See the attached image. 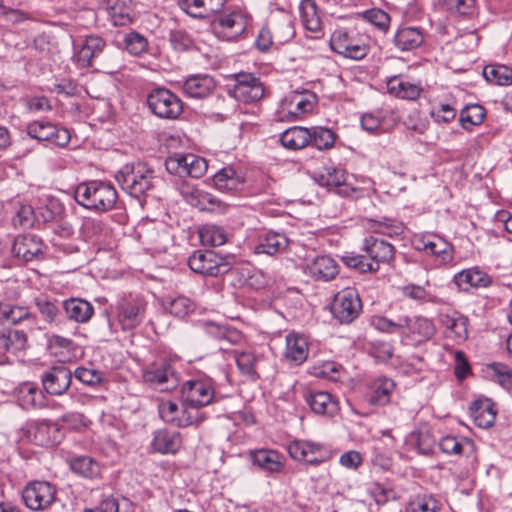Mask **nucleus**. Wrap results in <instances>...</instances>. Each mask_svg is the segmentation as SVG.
Segmentation results:
<instances>
[{
	"instance_id": "nucleus-1",
	"label": "nucleus",
	"mask_w": 512,
	"mask_h": 512,
	"mask_svg": "<svg viewBox=\"0 0 512 512\" xmlns=\"http://www.w3.org/2000/svg\"><path fill=\"white\" fill-rule=\"evenodd\" d=\"M363 254L347 253L342 256L343 263L361 273L376 272L380 263H387L394 257V246L373 236L364 239Z\"/></svg>"
},
{
	"instance_id": "nucleus-2",
	"label": "nucleus",
	"mask_w": 512,
	"mask_h": 512,
	"mask_svg": "<svg viewBox=\"0 0 512 512\" xmlns=\"http://www.w3.org/2000/svg\"><path fill=\"white\" fill-rule=\"evenodd\" d=\"M74 197L77 203L84 208L104 213L114 208L118 194L111 183L91 180L78 184L74 191Z\"/></svg>"
},
{
	"instance_id": "nucleus-3",
	"label": "nucleus",
	"mask_w": 512,
	"mask_h": 512,
	"mask_svg": "<svg viewBox=\"0 0 512 512\" xmlns=\"http://www.w3.org/2000/svg\"><path fill=\"white\" fill-rule=\"evenodd\" d=\"M110 326L118 325L123 331L138 327L145 319L147 301L138 294H124L111 306Z\"/></svg>"
},
{
	"instance_id": "nucleus-4",
	"label": "nucleus",
	"mask_w": 512,
	"mask_h": 512,
	"mask_svg": "<svg viewBox=\"0 0 512 512\" xmlns=\"http://www.w3.org/2000/svg\"><path fill=\"white\" fill-rule=\"evenodd\" d=\"M154 171L146 163L124 165L115 175L122 190L139 198L153 188Z\"/></svg>"
},
{
	"instance_id": "nucleus-5",
	"label": "nucleus",
	"mask_w": 512,
	"mask_h": 512,
	"mask_svg": "<svg viewBox=\"0 0 512 512\" xmlns=\"http://www.w3.org/2000/svg\"><path fill=\"white\" fill-rule=\"evenodd\" d=\"M250 22L251 16L245 10L228 8L212 20L211 29L221 40L236 41L243 36Z\"/></svg>"
},
{
	"instance_id": "nucleus-6",
	"label": "nucleus",
	"mask_w": 512,
	"mask_h": 512,
	"mask_svg": "<svg viewBox=\"0 0 512 512\" xmlns=\"http://www.w3.org/2000/svg\"><path fill=\"white\" fill-rule=\"evenodd\" d=\"M150 111L161 119L175 120L183 113V102L172 91L158 87L147 96Z\"/></svg>"
},
{
	"instance_id": "nucleus-7",
	"label": "nucleus",
	"mask_w": 512,
	"mask_h": 512,
	"mask_svg": "<svg viewBox=\"0 0 512 512\" xmlns=\"http://www.w3.org/2000/svg\"><path fill=\"white\" fill-rule=\"evenodd\" d=\"M362 311V302L354 287H347L335 294L331 304L333 317L341 324H350Z\"/></svg>"
},
{
	"instance_id": "nucleus-8",
	"label": "nucleus",
	"mask_w": 512,
	"mask_h": 512,
	"mask_svg": "<svg viewBox=\"0 0 512 512\" xmlns=\"http://www.w3.org/2000/svg\"><path fill=\"white\" fill-rule=\"evenodd\" d=\"M287 451L292 459L312 466H318L332 458L331 451L322 443L311 440H294Z\"/></svg>"
},
{
	"instance_id": "nucleus-9",
	"label": "nucleus",
	"mask_w": 512,
	"mask_h": 512,
	"mask_svg": "<svg viewBox=\"0 0 512 512\" xmlns=\"http://www.w3.org/2000/svg\"><path fill=\"white\" fill-rule=\"evenodd\" d=\"M190 269L206 276H218L230 270L226 258L211 250L195 251L188 259Z\"/></svg>"
},
{
	"instance_id": "nucleus-10",
	"label": "nucleus",
	"mask_w": 512,
	"mask_h": 512,
	"mask_svg": "<svg viewBox=\"0 0 512 512\" xmlns=\"http://www.w3.org/2000/svg\"><path fill=\"white\" fill-rule=\"evenodd\" d=\"M329 44L334 52L353 60H361L368 53V46L355 34L343 28L336 29L332 33Z\"/></svg>"
},
{
	"instance_id": "nucleus-11",
	"label": "nucleus",
	"mask_w": 512,
	"mask_h": 512,
	"mask_svg": "<svg viewBox=\"0 0 512 512\" xmlns=\"http://www.w3.org/2000/svg\"><path fill=\"white\" fill-rule=\"evenodd\" d=\"M228 94L237 101L252 103L264 95V87L259 78L250 73L235 75V83L228 89Z\"/></svg>"
},
{
	"instance_id": "nucleus-12",
	"label": "nucleus",
	"mask_w": 512,
	"mask_h": 512,
	"mask_svg": "<svg viewBox=\"0 0 512 512\" xmlns=\"http://www.w3.org/2000/svg\"><path fill=\"white\" fill-rule=\"evenodd\" d=\"M315 100V95L311 93H291L283 98L280 103L279 118L287 121L297 120L301 115L313 110Z\"/></svg>"
},
{
	"instance_id": "nucleus-13",
	"label": "nucleus",
	"mask_w": 512,
	"mask_h": 512,
	"mask_svg": "<svg viewBox=\"0 0 512 512\" xmlns=\"http://www.w3.org/2000/svg\"><path fill=\"white\" fill-rule=\"evenodd\" d=\"M55 488L46 481H34L26 485L22 491V499L31 510H44L55 499Z\"/></svg>"
},
{
	"instance_id": "nucleus-14",
	"label": "nucleus",
	"mask_w": 512,
	"mask_h": 512,
	"mask_svg": "<svg viewBox=\"0 0 512 512\" xmlns=\"http://www.w3.org/2000/svg\"><path fill=\"white\" fill-rule=\"evenodd\" d=\"M319 185L328 188H335L339 195L359 198L362 190L347 183L345 172L336 167H324L316 176Z\"/></svg>"
},
{
	"instance_id": "nucleus-15",
	"label": "nucleus",
	"mask_w": 512,
	"mask_h": 512,
	"mask_svg": "<svg viewBox=\"0 0 512 512\" xmlns=\"http://www.w3.org/2000/svg\"><path fill=\"white\" fill-rule=\"evenodd\" d=\"M27 134L38 141H50L64 147L70 141V133L66 128L57 127L49 121H33L26 127Z\"/></svg>"
},
{
	"instance_id": "nucleus-16",
	"label": "nucleus",
	"mask_w": 512,
	"mask_h": 512,
	"mask_svg": "<svg viewBox=\"0 0 512 512\" xmlns=\"http://www.w3.org/2000/svg\"><path fill=\"white\" fill-rule=\"evenodd\" d=\"M142 378L149 386L161 391L173 389L177 380L170 363L162 361L153 363L143 370Z\"/></svg>"
},
{
	"instance_id": "nucleus-17",
	"label": "nucleus",
	"mask_w": 512,
	"mask_h": 512,
	"mask_svg": "<svg viewBox=\"0 0 512 512\" xmlns=\"http://www.w3.org/2000/svg\"><path fill=\"white\" fill-rule=\"evenodd\" d=\"M182 400L200 408L211 404L216 399L212 384L206 380H189L181 388Z\"/></svg>"
},
{
	"instance_id": "nucleus-18",
	"label": "nucleus",
	"mask_w": 512,
	"mask_h": 512,
	"mask_svg": "<svg viewBox=\"0 0 512 512\" xmlns=\"http://www.w3.org/2000/svg\"><path fill=\"white\" fill-rule=\"evenodd\" d=\"M460 292H471L473 289L488 288L493 284L492 277L478 266L457 272L452 279Z\"/></svg>"
},
{
	"instance_id": "nucleus-19",
	"label": "nucleus",
	"mask_w": 512,
	"mask_h": 512,
	"mask_svg": "<svg viewBox=\"0 0 512 512\" xmlns=\"http://www.w3.org/2000/svg\"><path fill=\"white\" fill-rule=\"evenodd\" d=\"M45 244L35 234H23L14 239L12 255L24 262L40 260L44 255Z\"/></svg>"
},
{
	"instance_id": "nucleus-20",
	"label": "nucleus",
	"mask_w": 512,
	"mask_h": 512,
	"mask_svg": "<svg viewBox=\"0 0 512 512\" xmlns=\"http://www.w3.org/2000/svg\"><path fill=\"white\" fill-rule=\"evenodd\" d=\"M52 432H56L54 426L44 420L30 421L25 423L19 430L20 439L38 446H49L54 444Z\"/></svg>"
},
{
	"instance_id": "nucleus-21",
	"label": "nucleus",
	"mask_w": 512,
	"mask_h": 512,
	"mask_svg": "<svg viewBox=\"0 0 512 512\" xmlns=\"http://www.w3.org/2000/svg\"><path fill=\"white\" fill-rule=\"evenodd\" d=\"M72 372L65 366H54L41 376L44 390L50 395H62L71 385Z\"/></svg>"
},
{
	"instance_id": "nucleus-22",
	"label": "nucleus",
	"mask_w": 512,
	"mask_h": 512,
	"mask_svg": "<svg viewBox=\"0 0 512 512\" xmlns=\"http://www.w3.org/2000/svg\"><path fill=\"white\" fill-rule=\"evenodd\" d=\"M27 334L18 329L0 330V365L8 362V354L26 349Z\"/></svg>"
},
{
	"instance_id": "nucleus-23",
	"label": "nucleus",
	"mask_w": 512,
	"mask_h": 512,
	"mask_svg": "<svg viewBox=\"0 0 512 512\" xmlns=\"http://www.w3.org/2000/svg\"><path fill=\"white\" fill-rule=\"evenodd\" d=\"M305 399L311 410L319 415L333 416L339 410L338 400L327 391L311 390Z\"/></svg>"
},
{
	"instance_id": "nucleus-24",
	"label": "nucleus",
	"mask_w": 512,
	"mask_h": 512,
	"mask_svg": "<svg viewBox=\"0 0 512 512\" xmlns=\"http://www.w3.org/2000/svg\"><path fill=\"white\" fill-rule=\"evenodd\" d=\"M252 463L267 473H280L285 467V457L276 450L259 449L250 452Z\"/></svg>"
},
{
	"instance_id": "nucleus-25",
	"label": "nucleus",
	"mask_w": 512,
	"mask_h": 512,
	"mask_svg": "<svg viewBox=\"0 0 512 512\" xmlns=\"http://www.w3.org/2000/svg\"><path fill=\"white\" fill-rule=\"evenodd\" d=\"M215 87L216 83L213 77L207 74L189 76L182 84L184 94L194 99H202L209 96Z\"/></svg>"
},
{
	"instance_id": "nucleus-26",
	"label": "nucleus",
	"mask_w": 512,
	"mask_h": 512,
	"mask_svg": "<svg viewBox=\"0 0 512 512\" xmlns=\"http://www.w3.org/2000/svg\"><path fill=\"white\" fill-rule=\"evenodd\" d=\"M300 17L304 28L311 32L312 38L319 39L323 36V24L318 6L314 0H302L299 6Z\"/></svg>"
},
{
	"instance_id": "nucleus-27",
	"label": "nucleus",
	"mask_w": 512,
	"mask_h": 512,
	"mask_svg": "<svg viewBox=\"0 0 512 512\" xmlns=\"http://www.w3.org/2000/svg\"><path fill=\"white\" fill-rule=\"evenodd\" d=\"M306 270L315 280L330 281L338 274V265L332 257L319 255L307 261Z\"/></svg>"
},
{
	"instance_id": "nucleus-28",
	"label": "nucleus",
	"mask_w": 512,
	"mask_h": 512,
	"mask_svg": "<svg viewBox=\"0 0 512 512\" xmlns=\"http://www.w3.org/2000/svg\"><path fill=\"white\" fill-rule=\"evenodd\" d=\"M226 0H180L179 5L194 18H205L222 11Z\"/></svg>"
},
{
	"instance_id": "nucleus-29",
	"label": "nucleus",
	"mask_w": 512,
	"mask_h": 512,
	"mask_svg": "<svg viewBox=\"0 0 512 512\" xmlns=\"http://www.w3.org/2000/svg\"><path fill=\"white\" fill-rule=\"evenodd\" d=\"M370 325L381 333L396 334L399 335L402 340H404L408 325V315H400L395 317L374 315L370 319Z\"/></svg>"
},
{
	"instance_id": "nucleus-30",
	"label": "nucleus",
	"mask_w": 512,
	"mask_h": 512,
	"mask_svg": "<svg viewBox=\"0 0 512 512\" xmlns=\"http://www.w3.org/2000/svg\"><path fill=\"white\" fill-rule=\"evenodd\" d=\"M308 352V341L304 335L296 332H290L286 335L284 357L287 361L300 365L307 359Z\"/></svg>"
},
{
	"instance_id": "nucleus-31",
	"label": "nucleus",
	"mask_w": 512,
	"mask_h": 512,
	"mask_svg": "<svg viewBox=\"0 0 512 512\" xmlns=\"http://www.w3.org/2000/svg\"><path fill=\"white\" fill-rule=\"evenodd\" d=\"M181 445L180 433L166 428L156 430L151 441L152 449L160 454H175Z\"/></svg>"
},
{
	"instance_id": "nucleus-32",
	"label": "nucleus",
	"mask_w": 512,
	"mask_h": 512,
	"mask_svg": "<svg viewBox=\"0 0 512 512\" xmlns=\"http://www.w3.org/2000/svg\"><path fill=\"white\" fill-rule=\"evenodd\" d=\"M288 245L289 239L284 233L268 232L259 237L254 252L273 256L284 252Z\"/></svg>"
},
{
	"instance_id": "nucleus-33",
	"label": "nucleus",
	"mask_w": 512,
	"mask_h": 512,
	"mask_svg": "<svg viewBox=\"0 0 512 512\" xmlns=\"http://www.w3.org/2000/svg\"><path fill=\"white\" fill-rule=\"evenodd\" d=\"M440 322L445 328V335L456 343L464 342L468 337V319L460 314H443Z\"/></svg>"
},
{
	"instance_id": "nucleus-34",
	"label": "nucleus",
	"mask_w": 512,
	"mask_h": 512,
	"mask_svg": "<svg viewBox=\"0 0 512 512\" xmlns=\"http://www.w3.org/2000/svg\"><path fill=\"white\" fill-rule=\"evenodd\" d=\"M17 399L20 406L26 410L39 409L46 405L45 394L36 384L22 383L17 389Z\"/></svg>"
},
{
	"instance_id": "nucleus-35",
	"label": "nucleus",
	"mask_w": 512,
	"mask_h": 512,
	"mask_svg": "<svg viewBox=\"0 0 512 512\" xmlns=\"http://www.w3.org/2000/svg\"><path fill=\"white\" fill-rule=\"evenodd\" d=\"M66 317L76 323H87L94 314L92 304L84 299L70 298L62 302Z\"/></svg>"
},
{
	"instance_id": "nucleus-36",
	"label": "nucleus",
	"mask_w": 512,
	"mask_h": 512,
	"mask_svg": "<svg viewBox=\"0 0 512 512\" xmlns=\"http://www.w3.org/2000/svg\"><path fill=\"white\" fill-rule=\"evenodd\" d=\"M105 47L106 42L100 36H87L77 53V61L83 67H91L93 60L103 52Z\"/></svg>"
},
{
	"instance_id": "nucleus-37",
	"label": "nucleus",
	"mask_w": 512,
	"mask_h": 512,
	"mask_svg": "<svg viewBox=\"0 0 512 512\" xmlns=\"http://www.w3.org/2000/svg\"><path fill=\"white\" fill-rule=\"evenodd\" d=\"M387 90L392 96L405 100H416L422 92L419 84L411 83L399 76L387 80Z\"/></svg>"
},
{
	"instance_id": "nucleus-38",
	"label": "nucleus",
	"mask_w": 512,
	"mask_h": 512,
	"mask_svg": "<svg viewBox=\"0 0 512 512\" xmlns=\"http://www.w3.org/2000/svg\"><path fill=\"white\" fill-rule=\"evenodd\" d=\"M203 329L208 336L219 342H227L236 345L243 340L242 333L228 325L207 321L203 323Z\"/></svg>"
},
{
	"instance_id": "nucleus-39",
	"label": "nucleus",
	"mask_w": 512,
	"mask_h": 512,
	"mask_svg": "<svg viewBox=\"0 0 512 512\" xmlns=\"http://www.w3.org/2000/svg\"><path fill=\"white\" fill-rule=\"evenodd\" d=\"M35 319L28 307L0 302V324L18 325L24 321Z\"/></svg>"
},
{
	"instance_id": "nucleus-40",
	"label": "nucleus",
	"mask_w": 512,
	"mask_h": 512,
	"mask_svg": "<svg viewBox=\"0 0 512 512\" xmlns=\"http://www.w3.org/2000/svg\"><path fill=\"white\" fill-rule=\"evenodd\" d=\"M435 333V326L431 320L422 316L409 317L405 339L423 341L430 339Z\"/></svg>"
},
{
	"instance_id": "nucleus-41",
	"label": "nucleus",
	"mask_w": 512,
	"mask_h": 512,
	"mask_svg": "<svg viewBox=\"0 0 512 512\" xmlns=\"http://www.w3.org/2000/svg\"><path fill=\"white\" fill-rule=\"evenodd\" d=\"M470 415L478 427L488 428L496 419L494 404L489 399L477 400L470 407Z\"/></svg>"
},
{
	"instance_id": "nucleus-42",
	"label": "nucleus",
	"mask_w": 512,
	"mask_h": 512,
	"mask_svg": "<svg viewBox=\"0 0 512 512\" xmlns=\"http://www.w3.org/2000/svg\"><path fill=\"white\" fill-rule=\"evenodd\" d=\"M393 41L395 46L401 51H410L423 43L424 36L419 28L402 27L397 30Z\"/></svg>"
},
{
	"instance_id": "nucleus-43",
	"label": "nucleus",
	"mask_w": 512,
	"mask_h": 512,
	"mask_svg": "<svg viewBox=\"0 0 512 512\" xmlns=\"http://www.w3.org/2000/svg\"><path fill=\"white\" fill-rule=\"evenodd\" d=\"M311 140L309 129L294 126L285 130L280 136L281 144L288 149L298 150L308 146Z\"/></svg>"
},
{
	"instance_id": "nucleus-44",
	"label": "nucleus",
	"mask_w": 512,
	"mask_h": 512,
	"mask_svg": "<svg viewBox=\"0 0 512 512\" xmlns=\"http://www.w3.org/2000/svg\"><path fill=\"white\" fill-rule=\"evenodd\" d=\"M215 187L224 192L235 191L243 183V178L239 176L231 166L222 168L213 176Z\"/></svg>"
},
{
	"instance_id": "nucleus-45",
	"label": "nucleus",
	"mask_w": 512,
	"mask_h": 512,
	"mask_svg": "<svg viewBox=\"0 0 512 512\" xmlns=\"http://www.w3.org/2000/svg\"><path fill=\"white\" fill-rule=\"evenodd\" d=\"M71 470L85 478H97L101 474L100 464L90 456L82 455L70 460Z\"/></svg>"
},
{
	"instance_id": "nucleus-46",
	"label": "nucleus",
	"mask_w": 512,
	"mask_h": 512,
	"mask_svg": "<svg viewBox=\"0 0 512 512\" xmlns=\"http://www.w3.org/2000/svg\"><path fill=\"white\" fill-rule=\"evenodd\" d=\"M394 386V382L389 378L377 379L373 384L371 394L368 396V402L374 406L386 405L390 401Z\"/></svg>"
},
{
	"instance_id": "nucleus-47",
	"label": "nucleus",
	"mask_w": 512,
	"mask_h": 512,
	"mask_svg": "<svg viewBox=\"0 0 512 512\" xmlns=\"http://www.w3.org/2000/svg\"><path fill=\"white\" fill-rule=\"evenodd\" d=\"M439 448L447 455H461L473 450V442L465 437L445 436L439 441Z\"/></svg>"
},
{
	"instance_id": "nucleus-48",
	"label": "nucleus",
	"mask_w": 512,
	"mask_h": 512,
	"mask_svg": "<svg viewBox=\"0 0 512 512\" xmlns=\"http://www.w3.org/2000/svg\"><path fill=\"white\" fill-rule=\"evenodd\" d=\"M483 76L488 82L500 86L512 83V69L506 65H487L483 69Z\"/></svg>"
},
{
	"instance_id": "nucleus-49",
	"label": "nucleus",
	"mask_w": 512,
	"mask_h": 512,
	"mask_svg": "<svg viewBox=\"0 0 512 512\" xmlns=\"http://www.w3.org/2000/svg\"><path fill=\"white\" fill-rule=\"evenodd\" d=\"M236 364L243 375H247L252 378H258V368L262 361L261 356H257L252 352H235Z\"/></svg>"
},
{
	"instance_id": "nucleus-50",
	"label": "nucleus",
	"mask_w": 512,
	"mask_h": 512,
	"mask_svg": "<svg viewBox=\"0 0 512 512\" xmlns=\"http://www.w3.org/2000/svg\"><path fill=\"white\" fill-rule=\"evenodd\" d=\"M422 246L418 249L424 250L427 254L436 256L440 259L441 263H446L451 259L450 246L441 238H434L433 240L426 239L421 241Z\"/></svg>"
},
{
	"instance_id": "nucleus-51",
	"label": "nucleus",
	"mask_w": 512,
	"mask_h": 512,
	"mask_svg": "<svg viewBox=\"0 0 512 512\" xmlns=\"http://www.w3.org/2000/svg\"><path fill=\"white\" fill-rule=\"evenodd\" d=\"M199 237L203 245L221 246L227 241L225 230L213 224L202 226L199 230Z\"/></svg>"
},
{
	"instance_id": "nucleus-52",
	"label": "nucleus",
	"mask_w": 512,
	"mask_h": 512,
	"mask_svg": "<svg viewBox=\"0 0 512 512\" xmlns=\"http://www.w3.org/2000/svg\"><path fill=\"white\" fill-rule=\"evenodd\" d=\"M441 505L439 501L431 495H418L411 499L405 512H440Z\"/></svg>"
},
{
	"instance_id": "nucleus-53",
	"label": "nucleus",
	"mask_w": 512,
	"mask_h": 512,
	"mask_svg": "<svg viewBox=\"0 0 512 512\" xmlns=\"http://www.w3.org/2000/svg\"><path fill=\"white\" fill-rule=\"evenodd\" d=\"M275 42L283 45L295 36L294 22L290 17H283L276 20L272 26Z\"/></svg>"
},
{
	"instance_id": "nucleus-54",
	"label": "nucleus",
	"mask_w": 512,
	"mask_h": 512,
	"mask_svg": "<svg viewBox=\"0 0 512 512\" xmlns=\"http://www.w3.org/2000/svg\"><path fill=\"white\" fill-rule=\"evenodd\" d=\"M35 306L37 307L42 318L49 324L56 321L59 316V306L56 300H52L47 296L41 295L34 299Z\"/></svg>"
},
{
	"instance_id": "nucleus-55",
	"label": "nucleus",
	"mask_w": 512,
	"mask_h": 512,
	"mask_svg": "<svg viewBox=\"0 0 512 512\" xmlns=\"http://www.w3.org/2000/svg\"><path fill=\"white\" fill-rule=\"evenodd\" d=\"M309 133L311 134V140L308 145L318 150L329 149L335 142L334 133L327 128L313 127L309 129Z\"/></svg>"
},
{
	"instance_id": "nucleus-56",
	"label": "nucleus",
	"mask_w": 512,
	"mask_h": 512,
	"mask_svg": "<svg viewBox=\"0 0 512 512\" xmlns=\"http://www.w3.org/2000/svg\"><path fill=\"white\" fill-rule=\"evenodd\" d=\"M370 226L374 232L387 235L389 237L399 236L404 231V225L395 219L383 217L380 220H371Z\"/></svg>"
},
{
	"instance_id": "nucleus-57",
	"label": "nucleus",
	"mask_w": 512,
	"mask_h": 512,
	"mask_svg": "<svg viewBox=\"0 0 512 512\" xmlns=\"http://www.w3.org/2000/svg\"><path fill=\"white\" fill-rule=\"evenodd\" d=\"M442 6L452 15L469 17L476 10L475 0H439Z\"/></svg>"
},
{
	"instance_id": "nucleus-58",
	"label": "nucleus",
	"mask_w": 512,
	"mask_h": 512,
	"mask_svg": "<svg viewBox=\"0 0 512 512\" xmlns=\"http://www.w3.org/2000/svg\"><path fill=\"white\" fill-rule=\"evenodd\" d=\"M182 415L178 417L177 426L187 427L194 424H199L204 421L205 417L200 412V407L190 405L186 401L182 400L181 404Z\"/></svg>"
},
{
	"instance_id": "nucleus-59",
	"label": "nucleus",
	"mask_w": 512,
	"mask_h": 512,
	"mask_svg": "<svg viewBox=\"0 0 512 512\" xmlns=\"http://www.w3.org/2000/svg\"><path fill=\"white\" fill-rule=\"evenodd\" d=\"M182 161L185 166V176H189L192 178H200L202 177L208 168L207 161L195 154H186L183 155Z\"/></svg>"
},
{
	"instance_id": "nucleus-60",
	"label": "nucleus",
	"mask_w": 512,
	"mask_h": 512,
	"mask_svg": "<svg viewBox=\"0 0 512 512\" xmlns=\"http://www.w3.org/2000/svg\"><path fill=\"white\" fill-rule=\"evenodd\" d=\"M125 49L134 56H139L147 51L148 41L138 32L131 31L124 36Z\"/></svg>"
},
{
	"instance_id": "nucleus-61",
	"label": "nucleus",
	"mask_w": 512,
	"mask_h": 512,
	"mask_svg": "<svg viewBox=\"0 0 512 512\" xmlns=\"http://www.w3.org/2000/svg\"><path fill=\"white\" fill-rule=\"evenodd\" d=\"M35 220V213L32 206L27 204H20L12 217V225L15 228H30L33 226Z\"/></svg>"
},
{
	"instance_id": "nucleus-62",
	"label": "nucleus",
	"mask_w": 512,
	"mask_h": 512,
	"mask_svg": "<svg viewBox=\"0 0 512 512\" xmlns=\"http://www.w3.org/2000/svg\"><path fill=\"white\" fill-rule=\"evenodd\" d=\"M168 309L171 314L184 318L195 310V304L186 296H178L169 301Z\"/></svg>"
},
{
	"instance_id": "nucleus-63",
	"label": "nucleus",
	"mask_w": 512,
	"mask_h": 512,
	"mask_svg": "<svg viewBox=\"0 0 512 512\" xmlns=\"http://www.w3.org/2000/svg\"><path fill=\"white\" fill-rule=\"evenodd\" d=\"M363 18L382 31H386L390 24L389 14L378 8L366 10Z\"/></svg>"
},
{
	"instance_id": "nucleus-64",
	"label": "nucleus",
	"mask_w": 512,
	"mask_h": 512,
	"mask_svg": "<svg viewBox=\"0 0 512 512\" xmlns=\"http://www.w3.org/2000/svg\"><path fill=\"white\" fill-rule=\"evenodd\" d=\"M493 376L500 386L506 390L512 389V369L502 363H493L490 366Z\"/></svg>"
}]
</instances>
